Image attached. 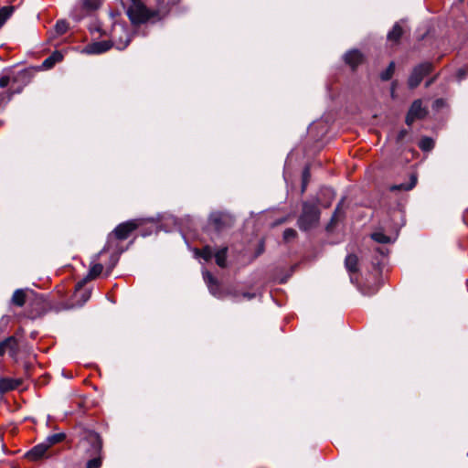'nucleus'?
Returning a JSON list of instances; mask_svg holds the SVG:
<instances>
[{"label": "nucleus", "mask_w": 468, "mask_h": 468, "mask_svg": "<svg viewBox=\"0 0 468 468\" xmlns=\"http://www.w3.org/2000/svg\"><path fill=\"white\" fill-rule=\"evenodd\" d=\"M90 31L91 33L99 32L101 36H108L112 47L119 50H123L131 41L126 27L119 23H113L111 30L107 31L101 27L99 22H95L90 27Z\"/></svg>", "instance_id": "obj_1"}, {"label": "nucleus", "mask_w": 468, "mask_h": 468, "mask_svg": "<svg viewBox=\"0 0 468 468\" xmlns=\"http://www.w3.org/2000/svg\"><path fill=\"white\" fill-rule=\"evenodd\" d=\"M80 447L84 448L92 457L87 462L86 468H100L101 465L102 442L99 434L94 431H88L80 441Z\"/></svg>", "instance_id": "obj_2"}, {"label": "nucleus", "mask_w": 468, "mask_h": 468, "mask_svg": "<svg viewBox=\"0 0 468 468\" xmlns=\"http://www.w3.org/2000/svg\"><path fill=\"white\" fill-rule=\"evenodd\" d=\"M320 218V210L315 204L305 202L298 219V226L302 230H308L315 227Z\"/></svg>", "instance_id": "obj_3"}, {"label": "nucleus", "mask_w": 468, "mask_h": 468, "mask_svg": "<svg viewBox=\"0 0 468 468\" xmlns=\"http://www.w3.org/2000/svg\"><path fill=\"white\" fill-rule=\"evenodd\" d=\"M126 13L133 24L145 23L154 16L141 0H131Z\"/></svg>", "instance_id": "obj_4"}, {"label": "nucleus", "mask_w": 468, "mask_h": 468, "mask_svg": "<svg viewBox=\"0 0 468 468\" xmlns=\"http://www.w3.org/2000/svg\"><path fill=\"white\" fill-rule=\"evenodd\" d=\"M431 62H423L416 66L408 80V85L410 89H414L420 85L425 76L432 70Z\"/></svg>", "instance_id": "obj_5"}, {"label": "nucleus", "mask_w": 468, "mask_h": 468, "mask_svg": "<svg viewBox=\"0 0 468 468\" xmlns=\"http://www.w3.org/2000/svg\"><path fill=\"white\" fill-rule=\"evenodd\" d=\"M112 48V43L109 40L92 42L83 48L81 53L87 55L102 54Z\"/></svg>", "instance_id": "obj_6"}, {"label": "nucleus", "mask_w": 468, "mask_h": 468, "mask_svg": "<svg viewBox=\"0 0 468 468\" xmlns=\"http://www.w3.org/2000/svg\"><path fill=\"white\" fill-rule=\"evenodd\" d=\"M138 227L135 220H129L119 224L112 231L113 235L118 239H125L129 237L130 233Z\"/></svg>", "instance_id": "obj_7"}, {"label": "nucleus", "mask_w": 468, "mask_h": 468, "mask_svg": "<svg viewBox=\"0 0 468 468\" xmlns=\"http://www.w3.org/2000/svg\"><path fill=\"white\" fill-rule=\"evenodd\" d=\"M203 279L210 292V293L218 298H222L224 296L223 292L220 290L219 283L218 282L217 279L213 277V275L207 271H203Z\"/></svg>", "instance_id": "obj_8"}, {"label": "nucleus", "mask_w": 468, "mask_h": 468, "mask_svg": "<svg viewBox=\"0 0 468 468\" xmlns=\"http://www.w3.org/2000/svg\"><path fill=\"white\" fill-rule=\"evenodd\" d=\"M18 349V343L15 336H9L0 342V356H3L6 350H9L12 356H16Z\"/></svg>", "instance_id": "obj_9"}, {"label": "nucleus", "mask_w": 468, "mask_h": 468, "mask_svg": "<svg viewBox=\"0 0 468 468\" xmlns=\"http://www.w3.org/2000/svg\"><path fill=\"white\" fill-rule=\"evenodd\" d=\"M22 384L21 378H0V393H6L17 388Z\"/></svg>", "instance_id": "obj_10"}, {"label": "nucleus", "mask_w": 468, "mask_h": 468, "mask_svg": "<svg viewBox=\"0 0 468 468\" xmlns=\"http://www.w3.org/2000/svg\"><path fill=\"white\" fill-rule=\"evenodd\" d=\"M227 216L220 212H213L210 214L208 222L217 230L221 231L226 227Z\"/></svg>", "instance_id": "obj_11"}, {"label": "nucleus", "mask_w": 468, "mask_h": 468, "mask_svg": "<svg viewBox=\"0 0 468 468\" xmlns=\"http://www.w3.org/2000/svg\"><path fill=\"white\" fill-rule=\"evenodd\" d=\"M48 449V443L41 442V443L34 446L31 450H29L26 453V456L29 460L37 461L45 455Z\"/></svg>", "instance_id": "obj_12"}, {"label": "nucleus", "mask_w": 468, "mask_h": 468, "mask_svg": "<svg viewBox=\"0 0 468 468\" xmlns=\"http://www.w3.org/2000/svg\"><path fill=\"white\" fill-rule=\"evenodd\" d=\"M345 61L352 69H355L362 61V54L357 49H353L345 54Z\"/></svg>", "instance_id": "obj_13"}, {"label": "nucleus", "mask_w": 468, "mask_h": 468, "mask_svg": "<svg viewBox=\"0 0 468 468\" xmlns=\"http://www.w3.org/2000/svg\"><path fill=\"white\" fill-rule=\"evenodd\" d=\"M417 184V176L415 175H411L410 182L402 183L399 185H392L389 186V190L394 191H409L411 190Z\"/></svg>", "instance_id": "obj_14"}, {"label": "nucleus", "mask_w": 468, "mask_h": 468, "mask_svg": "<svg viewBox=\"0 0 468 468\" xmlns=\"http://www.w3.org/2000/svg\"><path fill=\"white\" fill-rule=\"evenodd\" d=\"M63 55L58 51H55L43 61L42 68L45 69H51L57 62L61 61Z\"/></svg>", "instance_id": "obj_15"}, {"label": "nucleus", "mask_w": 468, "mask_h": 468, "mask_svg": "<svg viewBox=\"0 0 468 468\" xmlns=\"http://www.w3.org/2000/svg\"><path fill=\"white\" fill-rule=\"evenodd\" d=\"M409 112L411 115L416 116L418 119L423 118L426 114L425 110L421 106V101L416 100L411 104Z\"/></svg>", "instance_id": "obj_16"}, {"label": "nucleus", "mask_w": 468, "mask_h": 468, "mask_svg": "<svg viewBox=\"0 0 468 468\" xmlns=\"http://www.w3.org/2000/svg\"><path fill=\"white\" fill-rule=\"evenodd\" d=\"M227 252H228V248L223 247V248L219 249L216 253H214V257L216 259V263L220 268H225L227 265Z\"/></svg>", "instance_id": "obj_17"}, {"label": "nucleus", "mask_w": 468, "mask_h": 468, "mask_svg": "<svg viewBox=\"0 0 468 468\" xmlns=\"http://www.w3.org/2000/svg\"><path fill=\"white\" fill-rule=\"evenodd\" d=\"M195 255L197 258H202L204 261H208L214 256V252L209 246H206L202 250H195Z\"/></svg>", "instance_id": "obj_18"}, {"label": "nucleus", "mask_w": 468, "mask_h": 468, "mask_svg": "<svg viewBox=\"0 0 468 468\" xmlns=\"http://www.w3.org/2000/svg\"><path fill=\"white\" fill-rule=\"evenodd\" d=\"M357 262H358V260L356 255H354V254L347 255L346 258V261H345V265H346V270L349 272L356 271Z\"/></svg>", "instance_id": "obj_19"}, {"label": "nucleus", "mask_w": 468, "mask_h": 468, "mask_svg": "<svg viewBox=\"0 0 468 468\" xmlns=\"http://www.w3.org/2000/svg\"><path fill=\"white\" fill-rule=\"evenodd\" d=\"M14 12V6H3L0 8V27L11 16Z\"/></svg>", "instance_id": "obj_20"}, {"label": "nucleus", "mask_w": 468, "mask_h": 468, "mask_svg": "<svg viewBox=\"0 0 468 468\" xmlns=\"http://www.w3.org/2000/svg\"><path fill=\"white\" fill-rule=\"evenodd\" d=\"M402 35V28L399 23L395 24L393 28L388 34V39L390 41H397Z\"/></svg>", "instance_id": "obj_21"}, {"label": "nucleus", "mask_w": 468, "mask_h": 468, "mask_svg": "<svg viewBox=\"0 0 468 468\" xmlns=\"http://www.w3.org/2000/svg\"><path fill=\"white\" fill-rule=\"evenodd\" d=\"M64 439H65V433L59 432V433L48 435L46 438V441L44 442L48 443V448H49L50 446L62 441Z\"/></svg>", "instance_id": "obj_22"}, {"label": "nucleus", "mask_w": 468, "mask_h": 468, "mask_svg": "<svg viewBox=\"0 0 468 468\" xmlns=\"http://www.w3.org/2000/svg\"><path fill=\"white\" fill-rule=\"evenodd\" d=\"M25 292L23 290H16L15 291L13 296H12V303L17 306H23L25 303Z\"/></svg>", "instance_id": "obj_23"}, {"label": "nucleus", "mask_w": 468, "mask_h": 468, "mask_svg": "<svg viewBox=\"0 0 468 468\" xmlns=\"http://www.w3.org/2000/svg\"><path fill=\"white\" fill-rule=\"evenodd\" d=\"M371 238L378 242V243H383V244H386V243H390L392 242L394 239H392L389 236H387L386 234H384L383 232L381 231H377V232H374L372 235H371Z\"/></svg>", "instance_id": "obj_24"}, {"label": "nucleus", "mask_w": 468, "mask_h": 468, "mask_svg": "<svg viewBox=\"0 0 468 468\" xmlns=\"http://www.w3.org/2000/svg\"><path fill=\"white\" fill-rule=\"evenodd\" d=\"M68 29H69V24L64 19L58 20L55 25V27H54V30H55V33L57 36H61V35L65 34L68 31Z\"/></svg>", "instance_id": "obj_25"}, {"label": "nucleus", "mask_w": 468, "mask_h": 468, "mask_svg": "<svg viewBox=\"0 0 468 468\" xmlns=\"http://www.w3.org/2000/svg\"><path fill=\"white\" fill-rule=\"evenodd\" d=\"M103 265L98 262H93L92 265L90 268V271L88 272L89 277L95 279L97 278L102 271Z\"/></svg>", "instance_id": "obj_26"}, {"label": "nucleus", "mask_w": 468, "mask_h": 468, "mask_svg": "<svg viewBox=\"0 0 468 468\" xmlns=\"http://www.w3.org/2000/svg\"><path fill=\"white\" fill-rule=\"evenodd\" d=\"M419 146L422 151H431L434 147V141L430 137H423L420 139Z\"/></svg>", "instance_id": "obj_27"}, {"label": "nucleus", "mask_w": 468, "mask_h": 468, "mask_svg": "<svg viewBox=\"0 0 468 468\" xmlns=\"http://www.w3.org/2000/svg\"><path fill=\"white\" fill-rule=\"evenodd\" d=\"M100 6V0H83L82 8L85 11H93Z\"/></svg>", "instance_id": "obj_28"}, {"label": "nucleus", "mask_w": 468, "mask_h": 468, "mask_svg": "<svg viewBox=\"0 0 468 468\" xmlns=\"http://www.w3.org/2000/svg\"><path fill=\"white\" fill-rule=\"evenodd\" d=\"M395 70V63L390 62L386 70L381 72L380 78L382 80H388L392 77Z\"/></svg>", "instance_id": "obj_29"}, {"label": "nucleus", "mask_w": 468, "mask_h": 468, "mask_svg": "<svg viewBox=\"0 0 468 468\" xmlns=\"http://www.w3.org/2000/svg\"><path fill=\"white\" fill-rule=\"evenodd\" d=\"M118 261H119V254L118 253H112L110 256L109 263L106 265L107 274L111 273L112 269L116 266Z\"/></svg>", "instance_id": "obj_30"}, {"label": "nucleus", "mask_w": 468, "mask_h": 468, "mask_svg": "<svg viewBox=\"0 0 468 468\" xmlns=\"http://www.w3.org/2000/svg\"><path fill=\"white\" fill-rule=\"evenodd\" d=\"M297 235V232L293 229H286L283 232V239L285 241H291L292 239H295Z\"/></svg>", "instance_id": "obj_31"}, {"label": "nucleus", "mask_w": 468, "mask_h": 468, "mask_svg": "<svg viewBox=\"0 0 468 468\" xmlns=\"http://www.w3.org/2000/svg\"><path fill=\"white\" fill-rule=\"evenodd\" d=\"M112 235H109L107 243L103 247V249L95 256L94 261H96L101 255L110 250V242H111Z\"/></svg>", "instance_id": "obj_32"}, {"label": "nucleus", "mask_w": 468, "mask_h": 468, "mask_svg": "<svg viewBox=\"0 0 468 468\" xmlns=\"http://www.w3.org/2000/svg\"><path fill=\"white\" fill-rule=\"evenodd\" d=\"M93 280L92 278L89 277V274H87L82 280L79 281L76 284V290H80L89 281Z\"/></svg>", "instance_id": "obj_33"}, {"label": "nucleus", "mask_w": 468, "mask_h": 468, "mask_svg": "<svg viewBox=\"0 0 468 468\" xmlns=\"http://www.w3.org/2000/svg\"><path fill=\"white\" fill-rule=\"evenodd\" d=\"M445 105H446V102L443 99H437L436 101H434L432 108L434 110H440L442 107H444Z\"/></svg>", "instance_id": "obj_34"}, {"label": "nucleus", "mask_w": 468, "mask_h": 468, "mask_svg": "<svg viewBox=\"0 0 468 468\" xmlns=\"http://www.w3.org/2000/svg\"><path fill=\"white\" fill-rule=\"evenodd\" d=\"M407 134H408V131L406 129L400 130L397 135L396 142L399 144L401 143Z\"/></svg>", "instance_id": "obj_35"}, {"label": "nucleus", "mask_w": 468, "mask_h": 468, "mask_svg": "<svg viewBox=\"0 0 468 468\" xmlns=\"http://www.w3.org/2000/svg\"><path fill=\"white\" fill-rule=\"evenodd\" d=\"M308 176H309V168L305 167L303 172V191L305 189Z\"/></svg>", "instance_id": "obj_36"}, {"label": "nucleus", "mask_w": 468, "mask_h": 468, "mask_svg": "<svg viewBox=\"0 0 468 468\" xmlns=\"http://www.w3.org/2000/svg\"><path fill=\"white\" fill-rule=\"evenodd\" d=\"M9 77L7 76H2L0 78V88H5L9 83Z\"/></svg>", "instance_id": "obj_37"}, {"label": "nucleus", "mask_w": 468, "mask_h": 468, "mask_svg": "<svg viewBox=\"0 0 468 468\" xmlns=\"http://www.w3.org/2000/svg\"><path fill=\"white\" fill-rule=\"evenodd\" d=\"M340 213V204L337 206V207L335 210V213L331 218V224L336 222L338 220V214Z\"/></svg>", "instance_id": "obj_38"}, {"label": "nucleus", "mask_w": 468, "mask_h": 468, "mask_svg": "<svg viewBox=\"0 0 468 468\" xmlns=\"http://www.w3.org/2000/svg\"><path fill=\"white\" fill-rule=\"evenodd\" d=\"M416 119H418V118L414 115H411L410 112H409L406 116V123L408 125H411Z\"/></svg>", "instance_id": "obj_39"}, {"label": "nucleus", "mask_w": 468, "mask_h": 468, "mask_svg": "<svg viewBox=\"0 0 468 468\" xmlns=\"http://www.w3.org/2000/svg\"><path fill=\"white\" fill-rule=\"evenodd\" d=\"M465 69H459L457 71V79L459 81H461L465 77Z\"/></svg>", "instance_id": "obj_40"}, {"label": "nucleus", "mask_w": 468, "mask_h": 468, "mask_svg": "<svg viewBox=\"0 0 468 468\" xmlns=\"http://www.w3.org/2000/svg\"><path fill=\"white\" fill-rule=\"evenodd\" d=\"M85 15H77L75 13H73L71 15L72 18L76 21V22H79L80 21L83 17H84Z\"/></svg>", "instance_id": "obj_41"}, {"label": "nucleus", "mask_w": 468, "mask_h": 468, "mask_svg": "<svg viewBox=\"0 0 468 468\" xmlns=\"http://www.w3.org/2000/svg\"><path fill=\"white\" fill-rule=\"evenodd\" d=\"M243 296H244L245 298H248V299L250 300V299L254 298L255 293L244 292V293H243Z\"/></svg>", "instance_id": "obj_42"}, {"label": "nucleus", "mask_w": 468, "mask_h": 468, "mask_svg": "<svg viewBox=\"0 0 468 468\" xmlns=\"http://www.w3.org/2000/svg\"><path fill=\"white\" fill-rule=\"evenodd\" d=\"M170 218H171V220L173 221V223H174L175 225H176V226H179V225H180V223L177 221V219H176V218L171 217Z\"/></svg>", "instance_id": "obj_43"}, {"label": "nucleus", "mask_w": 468, "mask_h": 468, "mask_svg": "<svg viewBox=\"0 0 468 468\" xmlns=\"http://www.w3.org/2000/svg\"><path fill=\"white\" fill-rule=\"evenodd\" d=\"M433 81H434V79H431L430 80H428V81L426 82V85H425V86H426V87H429V86H430Z\"/></svg>", "instance_id": "obj_44"}, {"label": "nucleus", "mask_w": 468, "mask_h": 468, "mask_svg": "<svg viewBox=\"0 0 468 468\" xmlns=\"http://www.w3.org/2000/svg\"><path fill=\"white\" fill-rule=\"evenodd\" d=\"M88 298H90V292L86 293V296H85V299H84V302L88 300Z\"/></svg>", "instance_id": "obj_45"}]
</instances>
